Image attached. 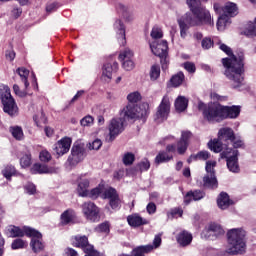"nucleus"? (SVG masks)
Masks as SVG:
<instances>
[{
    "mask_svg": "<svg viewBox=\"0 0 256 256\" xmlns=\"http://www.w3.org/2000/svg\"><path fill=\"white\" fill-rule=\"evenodd\" d=\"M186 3L192 14L186 13L178 19L180 37H182V39L187 37L189 26L200 27L201 25H208L209 27H214L215 22L213 18H211V12L201 4L200 0H186Z\"/></svg>",
    "mask_w": 256,
    "mask_h": 256,
    "instance_id": "obj_1",
    "label": "nucleus"
},
{
    "mask_svg": "<svg viewBox=\"0 0 256 256\" xmlns=\"http://www.w3.org/2000/svg\"><path fill=\"white\" fill-rule=\"evenodd\" d=\"M225 68L229 73L230 79L234 82L233 88L238 91H249V84L245 82V54L243 52L233 53V49L225 46Z\"/></svg>",
    "mask_w": 256,
    "mask_h": 256,
    "instance_id": "obj_2",
    "label": "nucleus"
},
{
    "mask_svg": "<svg viewBox=\"0 0 256 256\" xmlns=\"http://www.w3.org/2000/svg\"><path fill=\"white\" fill-rule=\"evenodd\" d=\"M192 135L193 134L190 131H182L181 137L176 145L168 144L166 150H162L156 155V165L173 161V153H175V151H177L178 155H185L187 149H189V139H191Z\"/></svg>",
    "mask_w": 256,
    "mask_h": 256,
    "instance_id": "obj_3",
    "label": "nucleus"
},
{
    "mask_svg": "<svg viewBox=\"0 0 256 256\" xmlns=\"http://www.w3.org/2000/svg\"><path fill=\"white\" fill-rule=\"evenodd\" d=\"M192 135L193 134L190 131H182L181 137L176 145L168 144L166 150H162L156 155V165L173 161V153H175V151H177L178 155H185L187 149H189V139H191Z\"/></svg>",
    "mask_w": 256,
    "mask_h": 256,
    "instance_id": "obj_4",
    "label": "nucleus"
},
{
    "mask_svg": "<svg viewBox=\"0 0 256 256\" xmlns=\"http://www.w3.org/2000/svg\"><path fill=\"white\" fill-rule=\"evenodd\" d=\"M247 232L241 228H233L227 232L228 243L231 245L226 251L228 255H243L247 251L245 237Z\"/></svg>",
    "mask_w": 256,
    "mask_h": 256,
    "instance_id": "obj_5",
    "label": "nucleus"
},
{
    "mask_svg": "<svg viewBox=\"0 0 256 256\" xmlns=\"http://www.w3.org/2000/svg\"><path fill=\"white\" fill-rule=\"evenodd\" d=\"M198 110L202 112V115L209 123H221L225 119V106L219 102H198Z\"/></svg>",
    "mask_w": 256,
    "mask_h": 256,
    "instance_id": "obj_6",
    "label": "nucleus"
},
{
    "mask_svg": "<svg viewBox=\"0 0 256 256\" xmlns=\"http://www.w3.org/2000/svg\"><path fill=\"white\" fill-rule=\"evenodd\" d=\"M122 119L131 121L133 119H147L149 117V104H142L140 107L135 104H128L120 113Z\"/></svg>",
    "mask_w": 256,
    "mask_h": 256,
    "instance_id": "obj_7",
    "label": "nucleus"
},
{
    "mask_svg": "<svg viewBox=\"0 0 256 256\" xmlns=\"http://www.w3.org/2000/svg\"><path fill=\"white\" fill-rule=\"evenodd\" d=\"M150 49L156 57L160 58L162 70L165 71L169 67V44L166 40H158L150 44Z\"/></svg>",
    "mask_w": 256,
    "mask_h": 256,
    "instance_id": "obj_8",
    "label": "nucleus"
},
{
    "mask_svg": "<svg viewBox=\"0 0 256 256\" xmlns=\"http://www.w3.org/2000/svg\"><path fill=\"white\" fill-rule=\"evenodd\" d=\"M25 235L26 237H37L38 239H41V232L29 226H24L21 228L15 225H9L6 229V236L10 237L11 239L25 237Z\"/></svg>",
    "mask_w": 256,
    "mask_h": 256,
    "instance_id": "obj_9",
    "label": "nucleus"
},
{
    "mask_svg": "<svg viewBox=\"0 0 256 256\" xmlns=\"http://www.w3.org/2000/svg\"><path fill=\"white\" fill-rule=\"evenodd\" d=\"M0 100L4 113L9 115V117H17L19 115V107L17 106V102H15V98L11 95V90L7 89L0 92Z\"/></svg>",
    "mask_w": 256,
    "mask_h": 256,
    "instance_id": "obj_10",
    "label": "nucleus"
},
{
    "mask_svg": "<svg viewBox=\"0 0 256 256\" xmlns=\"http://www.w3.org/2000/svg\"><path fill=\"white\" fill-rule=\"evenodd\" d=\"M82 213L87 221H90L91 223H98V221L101 219V216L99 215L101 210L96 203L91 201L84 202L82 204Z\"/></svg>",
    "mask_w": 256,
    "mask_h": 256,
    "instance_id": "obj_11",
    "label": "nucleus"
},
{
    "mask_svg": "<svg viewBox=\"0 0 256 256\" xmlns=\"http://www.w3.org/2000/svg\"><path fill=\"white\" fill-rule=\"evenodd\" d=\"M226 165L231 173H239L241 168L239 167V150L229 149L226 146Z\"/></svg>",
    "mask_w": 256,
    "mask_h": 256,
    "instance_id": "obj_12",
    "label": "nucleus"
},
{
    "mask_svg": "<svg viewBox=\"0 0 256 256\" xmlns=\"http://www.w3.org/2000/svg\"><path fill=\"white\" fill-rule=\"evenodd\" d=\"M72 245L73 247H77L78 249H82L86 255H95L97 253V250H95V246L93 244L89 243V237L86 235H77L73 238Z\"/></svg>",
    "mask_w": 256,
    "mask_h": 256,
    "instance_id": "obj_13",
    "label": "nucleus"
},
{
    "mask_svg": "<svg viewBox=\"0 0 256 256\" xmlns=\"http://www.w3.org/2000/svg\"><path fill=\"white\" fill-rule=\"evenodd\" d=\"M109 129V141L113 142L114 139H117L122 132L125 131V119L114 118L110 121L108 126Z\"/></svg>",
    "mask_w": 256,
    "mask_h": 256,
    "instance_id": "obj_14",
    "label": "nucleus"
},
{
    "mask_svg": "<svg viewBox=\"0 0 256 256\" xmlns=\"http://www.w3.org/2000/svg\"><path fill=\"white\" fill-rule=\"evenodd\" d=\"M169 113H171V102L168 96H164L155 114V121H167L169 118Z\"/></svg>",
    "mask_w": 256,
    "mask_h": 256,
    "instance_id": "obj_15",
    "label": "nucleus"
},
{
    "mask_svg": "<svg viewBox=\"0 0 256 256\" xmlns=\"http://www.w3.org/2000/svg\"><path fill=\"white\" fill-rule=\"evenodd\" d=\"M85 159V147L81 144H74L71 148V154L68 156V163L71 167L79 165Z\"/></svg>",
    "mask_w": 256,
    "mask_h": 256,
    "instance_id": "obj_16",
    "label": "nucleus"
},
{
    "mask_svg": "<svg viewBox=\"0 0 256 256\" xmlns=\"http://www.w3.org/2000/svg\"><path fill=\"white\" fill-rule=\"evenodd\" d=\"M102 198L109 200V206L114 211L121 207V198L119 197L117 189L113 187H109L108 189H106L102 194Z\"/></svg>",
    "mask_w": 256,
    "mask_h": 256,
    "instance_id": "obj_17",
    "label": "nucleus"
},
{
    "mask_svg": "<svg viewBox=\"0 0 256 256\" xmlns=\"http://www.w3.org/2000/svg\"><path fill=\"white\" fill-rule=\"evenodd\" d=\"M225 141H230L233 148L229 149H245V142L241 139V136H236L235 131L232 128H225Z\"/></svg>",
    "mask_w": 256,
    "mask_h": 256,
    "instance_id": "obj_18",
    "label": "nucleus"
},
{
    "mask_svg": "<svg viewBox=\"0 0 256 256\" xmlns=\"http://www.w3.org/2000/svg\"><path fill=\"white\" fill-rule=\"evenodd\" d=\"M118 59L121 61L122 67L125 69V71H133V69H135V62H133V51L125 49L124 51L120 52Z\"/></svg>",
    "mask_w": 256,
    "mask_h": 256,
    "instance_id": "obj_19",
    "label": "nucleus"
},
{
    "mask_svg": "<svg viewBox=\"0 0 256 256\" xmlns=\"http://www.w3.org/2000/svg\"><path fill=\"white\" fill-rule=\"evenodd\" d=\"M223 233H224L223 227L213 222V223H210L208 227H206L203 230L202 235L205 237V239H211L213 241V239H217V237H219V235H223Z\"/></svg>",
    "mask_w": 256,
    "mask_h": 256,
    "instance_id": "obj_20",
    "label": "nucleus"
},
{
    "mask_svg": "<svg viewBox=\"0 0 256 256\" xmlns=\"http://www.w3.org/2000/svg\"><path fill=\"white\" fill-rule=\"evenodd\" d=\"M225 137V128H221L218 132V138L210 139L207 143L208 149L213 153H221L223 151V142L221 139Z\"/></svg>",
    "mask_w": 256,
    "mask_h": 256,
    "instance_id": "obj_21",
    "label": "nucleus"
},
{
    "mask_svg": "<svg viewBox=\"0 0 256 256\" xmlns=\"http://www.w3.org/2000/svg\"><path fill=\"white\" fill-rule=\"evenodd\" d=\"M71 143H73V140L71 137H63L60 139L54 148V151L58 155V157H61L67 153H69V149H71Z\"/></svg>",
    "mask_w": 256,
    "mask_h": 256,
    "instance_id": "obj_22",
    "label": "nucleus"
},
{
    "mask_svg": "<svg viewBox=\"0 0 256 256\" xmlns=\"http://www.w3.org/2000/svg\"><path fill=\"white\" fill-rule=\"evenodd\" d=\"M239 15V7L236 3L226 2L225 4V27L227 25H231L233 17H237Z\"/></svg>",
    "mask_w": 256,
    "mask_h": 256,
    "instance_id": "obj_23",
    "label": "nucleus"
},
{
    "mask_svg": "<svg viewBox=\"0 0 256 256\" xmlns=\"http://www.w3.org/2000/svg\"><path fill=\"white\" fill-rule=\"evenodd\" d=\"M30 173L32 175H43V174L52 175L53 173H56V170L55 168L49 167L45 164L35 163L31 167Z\"/></svg>",
    "mask_w": 256,
    "mask_h": 256,
    "instance_id": "obj_24",
    "label": "nucleus"
},
{
    "mask_svg": "<svg viewBox=\"0 0 256 256\" xmlns=\"http://www.w3.org/2000/svg\"><path fill=\"white\" fill-rule=\"evenodd\" d=\"M205 199V192L202 190H190L184 195V205H191L192 201Z\"/></svg>",
    "mask_w": 256,
    "mask_h": 256,
    "instance_id": "obj_25",
    "label": "nucleus"
},
{
    "mask_svg": "<svg viewBox=\"0 0 256 256\" xmlns=\"http://www.w3.org/2000/svg\"><path fill=\"white\" fill-rule=\"evenodd\" d=\"M214 11L219 15L216 23L218 31H225V8L219 3H214Z\"/></svg>",
    "mask_w": 256,
    "mask_h": 256,
    "instance_id": "obj_26",
    "label": "nucleus"
},
{
    "mask_svg": "<svg viewBox=\"0 0 256 256\" xmlns=\"http://www.w3.org/2000/svg\"><path fill=\"white\" fill-rule=\"evenodd\" d=\"M75 219H77V212L72 208H68L60 215V223L63 226L75 223Z\"/></svg>",
    "mask_w": 256,
    "mask_h": 256,
    "instance_id": "obj_27",
    "label": "nucleus"
},
{
    "mask_svg": "<svg viewBox=\"0 0 256 256\" xmlns=\"http://www.w3.org/2000/svg\"><path fill=\"white\" fill-rule=\"evenodd\" d=\"M127 223L130 227H141L143 225H149V221L141 217V215L134 213L127 216Z\"/></svg>",
    "mask_w": 256,
    "mask_h": 256,
    "instance_id": "obj_28",
    "label": "nucleus"
},
{
    "mask_svg": "<svg viewBox=\"0 0 256 256\" xmlns=\"http://www.w3.org/2000/svg\"><path fill=\"white\" fill-rule=\"evenodd\" d=\"M208 159H211V153L207 150H201L197 154H191L187 159V163L191 165L193 161H208Z\"/></svg>",
    "mask_w": 256,
    "mask_h": 256,
    "instance_id": "obj_29",
    "label": "nucleus"
},
{
    "mask_svg": "<svg viewBox=\"0 0 256 256\" xmlns=\"http://www.w3.org/2000/svg\"><path fill=\"white\" fill-rule=\"evenodd\" d=\"M153 245L147 244V245H140L132 249V255L127 256H146L149 255V253H153Z\"/></svg>",
    "mask_w": 256,
    "mask_h": 256,
    "instance_id": "obj_30",
    "label": "nucleus"
},
{
    "mask_svg": "<svg viewBox=\"0 0 256 256\" xmlns=\"http://www.w3.org/2000/svg\"><path fill=\"white\" fill-rule=\"evenodd\" d=\"M241 115V106H225V119H237Z\"/></svg>",
    "mask_w": 256,
    "mask_h": 256,
    "instance_id": "obj_31",
    "label": "nucleus"
},
{
    "mask_svg": "<svg viewBox=\"0 0 256 256\" xmlns=\"http://www.w3.org/2000/svg\"><path fill=\"white\" fill-rule=\"evenodd\" d=\"M202 181L204 189H211L212 191H214V189H217V187H219L217 176H209V174H206L203 177Z\"/></svg>",
    "mask_w": 256,
    "mask_h": 256,
    "instance_id": "obj_32",
    "label": "nucleus"
},
{
    "mask_svg": "<svg viewBox=\"0 0 256 256\" xmlns=\"http://www.w3.org/2000/svg\"><path fill=\"white\" fill-rule=\"evenodd\" d=\"M193 241V235L188 231H182L177 236V243L181 245V247H187V245H191Z\"/></svg>",
    "mask_w": 256,
    "mask_h": 256,
    "instance_id": "obj_33",
    "label": "nucleus"
},
{
    "mask_svg": "<svg viewBox=\"0 0 256 256\" xmlns=\"http://www.w3.org/2000/svg\"><path fill=\"white\" fill-rule=\"evenodd\" d=\"M43 239V234H41V237H32L30 241V247L33 251V253H41L43 249H45V244L41 241Z\"/></svg>",
    "mask_w": 256,
    "mask_h": 256,
    "instance_id": "obj_34",
    "label": "nucleus"
},
{
    "mask_svg": "<svg viewBox=\"0 0 256 256\" xmlns=\"http://www.w3.org/2000/svg\"><path fill=\"white\" fill-rule=\"evenodd\" d=\"M177 113H183L189 107V100L185 96H178L174 103Z\"/></svg>",
    "mask_w": 256,
    "mask_h": 256,
    "instance_id": "obj_35",
    "label": "nucleus"
},
{
    "mask_svg": "<svg viewBox=\"0 0 256 256\" xmlns=\"http://www.w3.org/2000/svg\"><path fill=\"white\" fill-rule=\"evenodd\" d=\"M118 69H119V63L117 62H113V64L106 63L103 66L102 75H104V77H107L108 79H111V77H113V71L116 73Z\"/></svg>",
    "mask_w": 256,
    "mask_h": 256,
    "instance_id": "obj_36",
    "label": "nucleus"
},
{
    "mask_svg": "<svg viewBox=\"0 0 256 256\" xmlns=\"http://www.w3.org/2000/svg\"><path fill=\"white\" fill-rule=\"evenodd\" d=\"M89 179H80L78 183V193L81 197H87L89 195Z\"/></svg>",
    "mask_w": 256,
    "mask_h": 256,
    "instance_id": "obj_37",
    "label": "nucleus"
},
{
    "mask_svg": "<svg viewBox=\"0 0 256 256\" xmlns=\"http://www.w3.org/2000/svg\"><path fill=\"white\" fill-rule=\"evenodd\" d=\"M183 81H185V74L182 71L170 78V84L172 87H181V85H183Z\"/></svg>",
    "mask_w": 256,
    "mask_h": 256,
    "instance_id": "obj_38",
    "label": "nucleus"
},
{
    "mask_svg": "<svg viewBox=\"0 0 256 256\" xmlns=\"http://www.w3.org/2000/svg\"><path fill=\"white\" fill-rule=\"evenodd\" d=\"M114 29L117 32L118 39H122V41H125V24H123V21L116 20L114 23Z\"/></svg>",
    "mask_w": 256,
    "mask_h": 256,
    "instance_id": "obj_39",
    "label": "nucleus"
},
{
    "mask_svg": "<svg viewBox=\"0 0 256 256\" xmlns=\"http://www.w3.org/2000/svg\"><path fill=\"white\" fill-rule=\"evenodd\" d=\"M116 10L118 11V13H121L125 21H131L133 19V15L129 14V8H127V6L118 3L116 5Z\"/></svg>",
    "mask_w": 256,
    "mask_h": 256,
    "instance_id": "obj_40",
    "label": "nucleus"
},
{
    "mask_svg": "<svg viewBox=\"0 0 256 256\" xmlns=\"http://www.w3.org/2000/svg\"><path fill=\"white\" fill-rule=\"evenodd\" d=\"M16 73H18V75L21 77V81L22 83H24L25 88L27 89V87H29V70H27L26 68L22 67V68H18L16 70Z\"/></svg>",
    "mask_w": 256,
    "mask_h": 256,
    "instance_id": "obj_41",
    "label": "nucleus"
},
{
    "mask_svg": "<svg viewBox=\"0 0 256 256\" xmlns=\"http://www.w3.org/2000/svg\"><path fill=\"white\" fill-rule=\"evenodd\" d=\"M149 75L151 81H157V79L161 77V66H159V64L152 65Z\"/></svg>",
    "mask_w": 256,
    "mask_h": 256,
    "instance_id": "obj_42",
    "label": "nucleus"
},
{
    "mask_svg": "<svg viewBox=\"0 0 256 256\" xmlns=\"http://www.w3.org/2000/svg\"><path fill=\"white\" fill-rule=\"evenodd\" d=\"M17 170L15 169V166L13 165H7L3 170H2V175L7 179L8 181H11V178L13 175H16Z\"/></svg>",
    "mask_w": 256,
    "mask_h": 256,
    "instance_id": "obj_43",
    "label": "nucleus"
},
{
    "mask_svg": "<svg viewBox=\"0 0 256 256\" xmlns=\"http://www.w3.org/2000/svg\"><path fill=\"white\" fill-rule=\"evenodd\" d=\"M103 189L104 186L99 184L96 188H93L90 191H88L87 197L93 200L99 199V196L101 195V193H103Z\"/></svg>",
    "mask_w": 256,
    "mask_h": 256,
    "instance_id": "obj_44",
    "label": "nucleus"
},
{
    "mask_svg": "<svg viewBox=\"0 0 256 256\" xmlns=\"http://www.w3.org/2000/svg\"><path fill=\"white\" fill-rule=\"evenodd\" d=\"M25 248H27V241L21 238H17L13 240L11 243V249L13 251H17V249H25Z\"/></svg>",
    "mask_w": 256,
    "mask_h": 256,
    "instance_id": "obj_45",
    "label": "nucleus"
},
{
    "mask_svg": "<svg viewBox=\"0 0 256 256\" xmlns=\"http://www.w3.org/2000/svg\"><path fill=\"white\" fill-rule=\"evenodd\" d=\"M32 164V156L30 152L23 154L20 158V165L23 169H27V167H31Z\"/></svg>",
    "mask_w": 256,
    "mask_h": 256,
    "instance_id": "obj_46",
    "label": "nucleus"
},
{
    "mask_svg": "<svg viewBox=\"0 0 256 256\" xmlns=\"http://www.w3.org/2000/svg\"><path fill=\"white\" fill-rule=\"evenodd\" d=\"M10 133L16 141H21V139H23V128L20 126L10 127Z\"/></svg>",
    "mask_w": 256,
    "mask_h": 256,
    "instance_id": "obj_47",
    "label": "nucleus"
},
{
    "mask_svg": "<svg viewBox=\"0 0 256 256\" xmlns=\"http://www.w3.org/2000/svg\"><path fill=\"white\" fill-rule=\"evenodd\" d=\"M96 233H106L109 234L111 232V224L109 223V221H105L101 224H99L96 228H95Z\"/></svg>",
    "mask_w": 256,
    "mask_h": 256,
    "instance_id": "obj_48",
    "label": "nucleus"
},
{
    "mask_svg": "<svg viewBox=\"0 0 256 256\" xmlns=\"http://www.w3.org/2000/svg\"><path fill=\"white\" fill-rule=\"evenodd\" d=\"M215 167H217V161H206V166H205V171L207 173L206 175L216 177Z\"/></svg>",
    "mask_w": 256,
    "mask_h": 256,
    "instance_id": "obj_49",
    "label": "nucleus"
},
{
    "mask_svg": "<svg viewBox=\"0 0 256 256\" xmlns=\"http://www.w3.org/2000/svg\"><path fill=\"white\" fill-rule=\"evenodd\" d=\"M138 171H140V173H143L145 171H149V169H151V162H149V160L147 158H145L144 160L140 161L137 165H136Z\"/></svg>",
    "mask_w": 256,
    "mask_h": 256,
    "instance_id": "obj_50",
    "label": "nucleus"
},
{
    "mask_svg": "<svg viewBox=\"0 0 256 256\" xmlns=\"http://www.w3.org/2000/svg\"><path fill=\"white\" fill-rule=\"evenodd\" d=\"M141 99H142L141 93L139 92H132L127 96V100L129 101L128 105H135V103H139Z\"/></svg>",
    "mask_w": 256,
    "mask_h": 256,
    "instance_id": "obj_51",
    "label": "nucleus"
},
{
    "mask_svg": "<svg viewBox=\"0 0 256 256\" xmlns=\"http://www.w3.org/2000/svg\"><path fill=\"white\" fill-rule=\"evenodd\" d=\"M244 34H246L247 37H256V23L255 22H249Z\"/></svg>",
    "mask_w": 256,
    "mask_h": 256,
    "instance_id": "obj_52",
    "label": "nucleus"
},
{
    "mask_svg": "<svg viewBox=\"0 0 256 256\" xmlns=\"http://www.w3.org/2000/svg\"><path fill=\"white\" fill-rule=\"evenodd\" d=\"M122 161L126 167H129V165H133V163H135V154L131 152L125 153L122 158Z\"/></svg>",
    "mask_w": 256,
    "mask_h": 256,
    "instance_id": "obj_53",
    "label": "nucleus"
},
{
    "mask_svg": "<svg viewBox=\"0 0 256 256\" xmlns=\"http://www.w3.org/2000/svg\"><path fill=\"white\" fill-rule=\"evenodd\" d=\"M39 159L42 161V163H49V161L52 159L51 153L47 150H42L39 154Z\"/></svg>",
    "mask_w": 256,
    "mask_h": 256,
    "instance_id": "obj_54",
    "label": "nucleus"
},
{
    "mask_svg": "<svg viewBox=\"0 0 256 256\" xmlns=\"http://www.w3.org/2000/svg\"><path fill=\"white\" fill-rule=\"evenodd\" d=\"M150 35H151L152 39H162L163 30H161V28H159V27H154V28H152Z\"/></svg>",
    "mask_w": 256,
    "mask_h": 256,
    "instance_id": "obj_55",
    "label": "nucleus"
},
{
    "mask_svg": "<svg viewBox=\"0 0 256 256\" xmlns=\"http://www.w3.org/2000/svg\"><path fill=\"white\" fill-rule=\"evenodd\" d=\"M217 206L219 209H225V191H222L217 197Z\"/></svg>",
    "mask_w": 256,
    "mask_h": 256,
    "instance_id": "obj_56",
    "label": "nucleus"
},
{
    "mask_svg": "<svg viewBox=\"0 0 256 256\" xmlns=\"http://www.w3.org/2000/svg\"><path fill=\"white\" fill-rule=\"evenodd\" d=\"M201 45L203 49H211L214 45L213 39L205 37L202 39Z\"/></svg>",
    "mask_w": 256,
    "mask_h": 256,
    "instance_id": "obj_57",
    "label": "nucleus"
},
{
    "mask_svg": "<svg viewBox=\"0 0 256 256\" xmlns=\"http://www.w3.org/2000/svg\"><path fill=\"white\" fill-rule=\"evenodd\" d=\"M94 121H95V119L92 116L88 115L80 121V125H82V127H89V126L93 125Z\"/></svg>",
    "mask_w": 256,
    "mask_h": 256,
    "instance_id": "obj_58",
    "label": "nucleus"
},
{
    "mask_svg": "<svg viewBox=\"0 0 256 256\" xmlns=\"http://www.w3.org/2000/svg\"><path fill=\"white\" fill-rule=\"evenodd\" d=\"M59 9V3L57 2H51L46 5V12L47 13H53Z\"/></svg>",
    "mask_w": 256,
    "mask_h": 256,
    "instance_id": "obj_59",
    "label": "nucleus"
},
{
    "mask_svg": "<svg viewBox=\"0 0 256 256\" xmlns=\"http://www.w3.org/2000/svg\"><path fill=\"white\" fill-rule=\"evenodd\" d=\"M34 121H35L37 127H41V123H43V125H47V117L45 116V112H41L40 121L37 120L36 116H34Z\"/></svg>",
    "mask_w": 256,
    "mask_h": 256,
    "instance_id": "obj_60",
    "label": "nucleus"
},
{
    "mask_svg": "<svg viewBox=\"0 0 256 256\" xmlns=\"http://www.w3.org/2000/svg\"><path fill=\"white\" fill-rule=\"evenodd\" d=\"M184 69L188 71V73H195V71H197V68L195 67V63L193 62H185Z\"/></svg>",
    "mask_w": 256,
    "mask_h": 256,
    "instance_id": "obj_61",
    "label": "nucleus"
},
{
    "mask_svg": "<svg viewBox=\"0 0 256 256\" xmlns=\"http://www.w3.org/2000/svg\"><path fill=\"white\" fill-rule=\"evenodd\" d=\"M102 145L103 142L100 139H96L92 142V144H90V149H93L94 151H99Z\"/></svg>",
    "mask_w": 256,
    "mask_h": 256,
    "instance_id": "obj_62",
    "label": "nucleus"
},
{
    "mask_svg": "<svg viewBox=\"0 0 256 256\" xmlns=\"http://www.w3.org/2000/svg\"><path fill=\"white\" fill-rule=\"evenodd\" d=\"M13 91L15 95H17L18 97H27V92L21 91V89L19 88V85L17 84L13 85Z\"/></svg>",
    "mask_w": 256,
    "mask_h": 256,
    "instance_id": "obj_63",
    "label": "nucleus"
},
{
    "mask_svg": "<svg viewBox=\"0 0 256 256\" xmlns=\"http://www.w3.org/2000/svg\"><path fill=\"white\" fill-rule=\"evenodd\" d=\"M78 253L73 248H66L64 251V256H77Z\"/></svg>",
    "mask_w": 256,
    "mask_h": 256,
    "instance_id": "obj_64",
    "label": "nucleus"
}]
</instances>
